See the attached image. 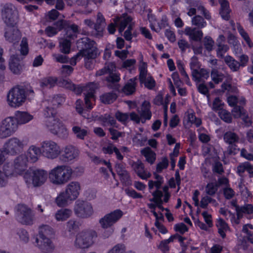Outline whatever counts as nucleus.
<instances>
[{
    "instance_id": "nucleus-1",
    "label": "nucleus",
    "mask_w": 253,
    "mask_h": 253,
    "mask_svg": "<svg viewBox=\"0 0 253 253\" xmlns=\"http://www.w3.org/2000/svg\"><path fill=\"white\" fill-rule=\"evenodd\" d=\"M34 96V91L31 86L17 85L7 92V102L11 107L17 108L23 105L27 98L32 99Z\"/></svg>"
},
{
    "instance_id": "nucleus-2",
    "label": "nucleus",
    "mask_w": 253,
    "mask_h": 253,
    "mask_svg": "<svg viewBox=\"0 0 253 253\" xmlns=\"http://www.w3.org/2000/svg\"><path fill=\"white\" fill-rule=\"evenodd\" d=\"M73 174V169L66 165H58L48 173L50 182L55 185H63L68 182Z\"/></svg>"
},
{
    "instance_id": "nucleus-3",
    "label": "nucleus",
    "mask_w": 253,
    "mask_h": 253,
    "mask_svg": "<svg viewBox=\"0 0 253 253\" xmlns=\"http://www.w3.org/2000/svg\"><path fill=\"white\" fill-rule=\"evenodd\" d=\"M48 176L47 171L40 169H29L23 173L24 182L29 188L43 185L46 182Z\"/></svg>"
},
{
    "instance_id": "nucleus-4",
    "label": "nucleus",
    "mask_w": 253,
    "mask_h": 253,
    "mask_svg": "<svg viewBox=\"0 0 253 253\" xmlns=\"http://www.w3.org/2000/svg\"><path fill=\"white\" fill-rule=\"evenodd\" d=\"M123 212L120 210H116L109 213L105 214L99 220L101 227L103 229L109 228L103 233V237L108 238L114 232V229L112 227L122 217Z\"/></svg>"
},
{
    "instance_id": "nucleus-5",
    "label": "nucleus",
    "mask_w": 253,
    "mask_h": 253,
    "mask_svg": "<svg viewBox=\"0 0 253 253\" xmlns=\"http://www.w3.org/2000/svg\"><path fill=\"white\" fill-rule=\"evenodd\" d=\"M45 125L53 134L62 139L68 136V131L63 123L58 117H51L44 121Z\"/></svg>"
},
{
    "instance_id": "nucleus-6",
    "label": "nucleus",
    "mask_w": 253,
    "mask_h": 253,
    "mask_svg": "<svg viewBox=\"0 0 253 253\" xmlns=\"http://www.w3.org/2000/svg\"><path fill=\"white\" fill-rule=\"evenodd\" d=\"M83 42L85 43L84 48L81 50L78 54L74 56L71 60V64L75 65L76 61L81 56L84 57V59H94L97 54V48L95 46V42L93 41H89L87 38L82 39Z\"/></svg>"
},
{
    "instance_id": "nucleus-7",
    "label": "nucleus",
    "mask_w": 253,
    "mask_h": 253,
    "mask_svg": "<svg viewBox=\"0 0 253 253\" xmlns=\"http://www.w3.org/2000/svg\"><path fill=\"white\" fill-rule=\"evenodd\" d=\"M97 237L96 232L93 230L83 231L78 233L74 241V246L77 249H86L94 243Z\"/></svg>"
},
{
    "instance_id": "nucleus-8",
    "label": "nucleus",
    "mask_w": 253,
    "mask_h": 253,
    "mask_svg": "<svg viewBox=\"0 0 253 253\" xmlns=\"http://www.w3.org/2000/svg\"><path fill=\"white\" fill-rule=\"evenodd\" d=\"M16 220L24 225H31L33 224L34 214L32 210L24 204H19L15 207Z\"/></svg>"
},
{
    "instance_id": "nucleus-9",
    "label": "nucleus",
    "mask_w": 253,
    "mask_h": 253,
    "mask_svg": "<svg viewBox=\"0 0 253 253\" xmlns=\"http://www.w3.org/2000/svg\"><path fill=\"white\" fill-rule=\"evenodd\" d=\"M42 155L49 160L56 159L61 153L60 146L54 141L45 140L41 144Z\"/></svg>"
},
{
    "instance_id": "nucleus-10",
    "label": "nucleus",
    "mask_w": 253,
    "mask_h": 253,
    "mask_svg": "<svg viewBox=\"0 0 253 253\" xmlns=\"http://www.w3.org/2000/svg\"><path fill=\"white\" fill-rule=\"evenodd\" d=\"M74 211L77 216L81 218H87L94 213L92 205L86 201L78 200L74 205Z\"/></svg>"
},
{
    "instance_id": "nucleus-11",
    "label": "nucleus",
    "mask_w": 253,
    "mask_h": 253,
    "mask_svg": "<svg viewBox=\"0 0 253 253\" xmlns=\"http://www.w3.org/2000/svg\"><path fill=\"white\" fill-rule=\"evenodd\" d=\"M18 127L15 118L8 117L3 120L0 123V136L5 138L14 133Z\"/></svg>"
},
{
    "instance_id": "nucleus-12",
    "label": "nucleus",
    "mask_w": 253,
    "mask_h": 253,
    "mask_svg": "<svg viewBox=\"0 0 253 253\" xmlns=\"http://www.w3.org/2000/svg\"><path fill=\"white\" fill-rule=\"evenodd\" d=\"M224 141L228 144L225 153L228 155H234L239 151L237 143L240 140L239 136L232 131H227L223 135Z\"/></svg>"
},
{
    "instance_id": "nucleus-13",
    "label": "nucleus",
    "mask_w": 253,
    "mask_h": 253,
    "mask_svg": "<svg viewBox=\"0 0 253 253\" xmlns=\"http://www.w3.org/2000/svg\"><path fill=\"white\" fill-rule=\"evenodd\" d=\"M25 145L23 140L17 137H12L5 143L3 150L6 154L14 155L22 151Z\"/></svg>"
},
{
    "instance_id": "nucleus-14",
    "label": "nucleus",
    "mask_w": 253,
    "mask_h": 253,
    "mask_svg": "<svg viewBox=\"0 0 253 253\" xmlns=\"http://www.w3.org/2000/svg\"><path fill=\"white\" fill-rule=\"evenodd\" d=\"M187 3L188 4L187 7V14L192 16L196 13V9L200 11V13L204 15L206 19L210 20L211 16L209 12L203 6L202 3L199 0H187Z\"/></svg>"
},
{
    "instance_id": "nucleus-15",
    "label": "nucleus",
    "mask_w": 253,
    "mask_h": 253,
    "mask_svg": "<svg viewBox=\"0 0 253 253\" xmlns=\"http://www.w3.org/2000/svg\"><path fill=\"white\" fill-rule=\"evenodd\" d=\"M2 18L6 25L16 24L17 11L11 4H6L2 11Z\"/></svg>"
},
{
    "instance_id": "nucleus-16",
    "label": "nucleus",
    "mask_w": 253,
    "mask_h": 253,
    "mask_svg": "<svg viewBox=\"0 0 253 253\" xmlns=\"http://www.w3.org/2000/svg\"><path fill=\"white\" fill-rule=\"evenodd\" d=\"M97 87V84L94 83H90L84 86L85 104L88 110L93 108L92 101H95L94 93Z\"/></svg>"
},
{
    "instance_id": "nucleus-17",
    "label": "nucleus",
    "mask_w": 253,
    "mask_h": 253,
    "mask_svg": "<svg viewBox=\"0 0 253 253\" xmlns=\"http://www.w3.org/2000/svg\"><path fill=\"white\" fill-rule=\"evenodd\" d=\"M79 154V150L76 147L72 145H68L63 149L61 159L63 162L68 163L76 159Z\"/></svg>"
},
{
    "instance_id": "nucleus-18",
    "label": "nucleus",
    "mask_w": 253,
    "mask_h": 253,
    "mask_svg": "<svg viewBox=\"0 0 253 253\" xmlns=\"http://www.w3.org/2000/svg\"><path fill=\"white\" fill-rule=\"evenodd\" d=\"M4 37L6 41L15 43L19 41L21 35L15 25H6Z\"/></svg>"
},
{
    "instance_id": "nucleus-19",
    "label": "nucleus",
    "mask_w": 253,
    "mask_h": 253,
    "mask_svg": "<svg viewBox=\"0 0 253 253\" xmlns=\"http://www.w3.org/2000/svg\"><path fill=\"white\" fill-rule=\"evenodd\" d=\"M81 191V184L77 181L70 182L65 187V191L67 195L74 201L78 198Z\"/></svg>"
},
{
    "instance_id": "nucleus-20",
    "label": "nucleus",
    "mask_w": 253,
    "mask_h": 253,
    "mask_svg": "<svg viewBox=\"0 0 253 253\" xmlns=\"http://www.w3.org/2000/svg\"><path fill=\"white\" fill-rule=\"evenodd\" d=\"M130 165L137 176L142 179L146 180L151 177V174L145 169L144 165L141 161L132 162Z\"/></svg>"
},
{
    "instance_id": "nucleus-21",
    "label": "nucleus",
    "mask_w": 253,
    "mask_h": 253,
    "mask_svg": "<svg viewBox=\"0 0 253 253\" xmlns=\"http://www.w3.org/2000/svg\"><path fill=\"white\" fill-rule=\"evenodd\" d=\"M36 246L42 252L46 253L52 252L54 249V246L50 240V238H37L36 239Z\"/></svg>"
},
{
    "instance_id": "nucleus-22",
    "label": "nucleus",
    "mask_w": 253,
    "mask_h": 253,
    "mask_svg": "<svg viewBox=\"0 0 253 253\" xmlns=\"http://www.w3.org/2000/svg\"><path fill=\"white\" fill-rule=\"evenodd\" d=\"M23 58L20 55H13L11 56L9 67L11 71L15 74H20L23 69V65L21 63Z\"/></svg>"
},
{
    "instance_id": "nucleus-23",
    "label": "nucleus",
    "mask_w": 253,
    "mask_h": 253,
    "mask_svg": "<svg viewBox=\"0 0 253 253\" xmlns=\"http://www.w3.org/2000/svg\"><path fill=\"white\" fill-rule=\"evenodd\" d=\"M28 158L26 154H22L18 156L14 160V167L16 172L19 174H22L28 167Z\"/></svg>"
},
{
    "instance_id": "nucleus-24",
    "label": "nucleus",
    "mask_w": 253,
    "mask_h": 253,
    "mask_svg": "<svg viewBox=\"0 0 253 253\" xmlns=\"http://www.w3.org/2000/svg\"><path fill=\"white\" fill-rule=\"evenodd\" d=\"M151 105L149 102L144 101L141 105L140 110H138V113L142 119V123H145L146 120H149L152 117V113L150 111Z\"/></svg>"
},
{
    "instance_id": "nucleus-25",
    "label": "nucleus",
    "mask_w": 253,
    "mask_h": 253,
    "mask_svg": "<svg viewBox=\"0 0 253 253\" xmlns=\"http://www.w3.org/2000/svg\"><path fill=\"white\" fill-rule=\"evenodd\" d=\"M72 131L77 138L81 140H84L89 133L87 127L80 126L75 123L72 125Z\"/></svg>"
},
{
    "instance_id": "nucleus-26",
    "label": "nucleus",
    "mask_w": 253,
    "mask_h": 253,
    "mask_svg": "<svg viewBox=\"0 0 253 253\" xmlns=\"http://www.w3.org/2000/svg\"><path fill=\"white\" fill-rule=\"evenodd\" d=\"M184 34L191 40L198 42L203 38V34L201 30L196 28L186 27L184 29Z\"/></svg>"
},
{
    "instance_id": "nucleus-27",
    "label": "nucleus",
    "mask_w": 253,
    "mask_h": 253,
    "mask_svg": "<svg viewBox=\"0 0 253 253\" xmlns=\"http://www.w3.org/2000/svg\"><path fill=\"white\" fill-rule=\"evenodd\" d=\"M116 171L119 175L121 181L125 184H128L130 181V175L125 167L121 163L116 165Z\"/></svg>"
},
{
    "instance_id": "nucleus-28",
    "label": "nucleus",
    "mask_w": 253,
    "mask_h": 253,
    "mask_svg": "<svg viewBox=\"0 0 253 253\" xmlns=\"http://www.w3.org/2000/svg\"><path fill=\"white\" fill-rule=\"evenodd\" d=\"M132 18L127 15H123L120 17H118L115 20V24L119 28V31L122 33L124 31L126 27L129 25L132 24L131 22Z\"/></svg>"
},
{
    "instance_id": "nucleus-29",
    "label": "nucleus",
    "mask_w": 253,
    "mask_h": 253,
    "mask_svg": "<svg viewBox=\"0 0 253 253\" xmlns=\"http://www.w3.org/2000/svg\"><path fill=\"white\" fill-rule=\"evenodd\" d=\"M41 154H42L41 147H39L35 145H32L28 149L26 155L27 156L29 161L32 163H35L38 160Z\"/></svg>"
},
{
    "instance_id": "nucleus-30",
    "label": "nucleus",
    "mask_w": 253,
    "mask_h": 253,
    "mask_svg": "<svg viewBox=\"0 0 253 253\" xmlns=\"http://www.w3.org/2000/svg\"><path fill=\"white\" fill-rule=\"evenodd\" d=\"M15 117L18 125L27 124L33 119V115L24 111H16Z\"/></svg>"
},
{
    "instance_id": "nucleus-31",
    "label": "nucleus",
    "mask_w": 253,
    "mask_h": 253,
    "mask_svg": "<svg viewBox=\"0 0 253 253\" xmlns=\"http://www.w3.org/2000/svg\"><path fill=\"white\" fill-rule=\"evenodd\" d=\"M209 72L204 68L199 69L197 71L192 73V79L197 83L204 82L209 77Z\"/></svg>"
},
{
    "instance_id": "nucleus-32",
    "label": "nucleus",
    "mask_w": 253,
    "mask_h": 253,
    "mask_svg": "<svg viewBox=\"0 0 253 253\" xmlns=\"http://www.w3.org/2000/svg\"><path fill=\"white\" fill-rule=\"evenodd\" d=\"M235 207L237 216L241 218L244 214H251L253 213V206L251 204H246L243 206H239L234 204Z\"/></svg>"
},
{
    "instance_id": "nucleus-33",
    "label": "nucleus",
    "mask_w": 253,
    "mask_h": 253,
    "mask_svg": "<svg viewBox=\"0 0 253 253\" xmlns=\"http://www.w3.org/2000/svg\"><path fill=\"white\" fill-rule=\"evenodd\" d=\"M72 214V211L69 209H61L58 210L54 214L57 221H64L70 218Z\"/></svg>"
},
{
    "instance_id": "nucleus-34",
    "label": "nucleus",
    "mask_w": 253,
    "mask_h": 253,
    "mask_svg": "<svg viewBox=\"0 0 253 253\" xmlns=\"http://www.w3.org/2000/svg\"><path fill=\"white\" fill-rule=\"evenodd\" d=\"M73 201L64 191L60 192L56 198L55 203L59 207H63L68 205L69 201Z\"/></svg>"
},
{
    "instance_id": "nucleus-35",
    "label": "nucleus",
    "mask_w": 253,
    "mask_h": 253,
    "mask_svg": "<svg viewBox=\"0 0 253 253\" xmlns=\"http://www.w3.org/2000/svg\"><path fill=\"white\" fill-rule=\"evenodd\" d=\"M65 101V99L62 96L56 95L53 97H49L48 99L45 100V105H50L51 107L56 109L59 105Z\"/></svg>"
},
{
    "instance_id": "nucleus-36",
    "label": "nucleus",
    "mask_w": 253,
    "mask_h": 253,
    "mask_svg": "<svg viewBox=\"0 0 253 253\" xmlns=\"http://www.w3.org/2000/svg\"><path fill=\"white\" fill-rule=\"evenodd\" d=\"M54 234L53 229L48 225H42L39 228V237L51 238Z\"/></svg>"
},
{
    "instance_id": "nucleus-37",
    "label": "nucleus",
    "mask_w": 253,
    "mask_h": 253,
    "mask_svg": "<svg viewBox=\"0 0 253 253\" xmlns=\"http://www.w3.org/2000/svg\"><path fill=\"white\" fill-rule=\"evenodd\" d=\"M152 195L153 198L150 199V201L156 203L157 204V207L162 211H165V208L162 206L163 203L162 199V197L163 196V192L160 190H156L152 193Z\"/></svg>"
},
{
    "instance_id": "nucleus-38",
    "label": "nucleus",
    "mask_w": 253,
    "mask_h": 253,
    "mask_svg": "<svg viewBox=\"0 0 253 253\" xmlns=\"http://www.w3.org/2000/svg\"><path fill=\"white\" fill-rule=\"evenodd\" d=\"M158 172L157 171L153 173L154 178L156 179L155 181L150 180L148 182V187L150 190L152 189L154 187L157 188L156 190H159V189L161 187V185L164 183L163 177L158 174Z\"/></svg>"
},
{
    "instance_id": "nucleus-39",
    "label": "nucleus",
    "mask_w": 253,
    "mask_h": 253,
    "mask_svg": "<svg viewBox=\"0 0 253 253\" xmlns=\"http://www.w3.org/2000/svg\"><path fill=\"white\" fill-rule=\"evenodd\" d=\"M57 80L55 77H49L43 78L40 81V85L43 89L50 88L56 84Z\"/></svg>"
},
{
    "instance_id": "nucleus-40",
    "label": "nucleus",
    "mask_w": 253,
    "mask_h": 253,
    "mask_svg": "<svg viewBox=\"0 0 253 253\" xmlns=\"http://www.w3.org/2000/svg\"><path fill=\"white\" fill-rule=\"evenodd\" d=\"M105 18L103 15L99 12L97 15V19L96 23L94 25V30L98 32V36H102V32L103 31V27L105 26Z\"/></svg>"
},
{
    "instance_id": "nucleus-41",
    "label": "nucleus",
    "mask_w": 253,
    "mask_h": 253,
    "mask_svg": "<svg viewBox=\"0 0 253 253\" xmlns=\"http://www.w3.org/2000/svg\"><path fill=\"white\" fill-rule=\"evenodd\" d=\"M137 78L130 79L123 88V91L127 95L132 94L135 90Z\"/></svg>"
},
{
    "instance_id": "nucleus-42",
    "label": "nucleus",
    "mask_w": 253,
    "mask_h": 253,
    "mask_svg": "<svg viewBox=\"0 0 253 253\" xmlns=\"http://www.w3.org/2000/svg\"><path fill=\"white\" fill-rule=\"evenodd\" d=\"M224 61L230 69L233 72L237 71L240 68V62L235 60L230 56H225L224 58Z\"/></svg>"
},
{
    "instance_id": "nucleus-43",
    "label": "nucleus",
    "mask_w": 253,
    "mask_h": 253,
    "mask_svg": "<svg viewBox=\"0 0 253 253\" xmlns=\"http://www.w3.org/2000/svg\"><path fill=\"white\" fill-rule=\"evenodd\" d=\"M141 154L145 157L146 161L150 164H153L156 160V154L149 147L142 149Z\"/></svg>"
},
{
    "instance_id": "nucleus-44",
    "label": "nucleus",
    "mask_w": 253,
    "mask_h": 253,
    "mask_svg": "<svg viewBox=\"0 0 253 253\" xmlns=\"http://www.w3.org/2000/svg\"><path fill=\"white\" fill-rule=\"evenodd\" d=\"M101 121L104 126H112L116 128H118L119 127V125L117 124L115 119L109 114H106L102 116Z\"/></svg>"
},
{
    "instance_id": "nucleus-45",
    "label": "nucleus",
    "mask_w": 253,
    "mask_h": 253,
    "mask_svg": "<svg viewBox=\"0 0 253 253\" xmlns=\"http://www.w3.org/2000/svg\"><path fill=\"white\" fill-rule=\"evenodd\" d=\"M2 172L6 176L7 178L12 176H16L19 174L16 172V169L14 167V165L11 163H6L3 167Z\"/></svg>"
},
{
    "instance_id": "nucleus-46",
    "label": "nucleus",
    "mask_w": 253,
    "mask_h": 253,
    "mask_svg": "<svg viewBox=\"0 0 253 253\" xmlns=\"http://www.w3.org/2000/svg\"><path fill=\"white\" fill-rule=\"evenodd\" d=\"M216 226L218 228V232L222 238L226 236L225 232L228 229L229 227L225 221L222 218H219L216 222Z\"/></svg>"
},
{
    "instance_id": "nucleus-47",
    "label": "nucleus",
    "mask_w": 253,
    "mask_h": 253,
    "mask_svg": "<svg viewBox=\"0 0 253 253\" xmlns=\"http://www.w3.org/2000/svg\"><path fill=\"white\" fill-rule=\"evenodd\" d=\"M78 32V26L73 24L65 29V34H64L65 39H74L76 37V34Z\"/></svg>"
},
{
    "instance_id": "nucleus-48",
    "label": "nucleus",
    "mask_w": 253,
    "mask_h": 253,
    "mask_svg": "<svg viewBox=\"0 0 253 253\" xmlns=\"http://www.w3.org/2000/svg\"><path fill=\"white\" fill-rule=\"evenodd\" d=\"M117 96L113 92L106 93L100 97L101 102L104 104H110L113 103L116 99Z\"/></svg>"
},
{
    "instance_id": "nucleus-49",
    "label": "nucleus",
    "mask_w": 253,
    "mask_h": 253,
    "mask_svg": "<svg viewBox=\"0 0 253 253\" xmlns=\"http://www.w3.org/2000/svg\"><path fill=\"white\" fill-rule=\"evenodd\" d=\"M212 81L216 84L222 82L225 78V76L222 73L219 72L216 69H212L211 74Z\"/></svg>"
},
{
    "instance_id": "nucleus-50",
    "label": "nucleus",
    "mask_w": 253,
    "mask_h": 253,
    "mask_svg": "<svg viewBox=\"0 0 253 253\" xmlns=\"http://www.w3.org/2000/svg\"><path fill=\"white\" fill-rule=\"evenodd\" d=\"M220 14L221 17L226 20H228L230 18V10L229 7L228 2H224L220 3Z\"/></svg>"
},
{
    "instance_id": "nucleus-51",
    "label": "nucleus",
    "mask_w": 253,
    "mask_h": 253,
    "mask_svg": "<svg viewBox=\"0 0 253 253\" xmlns=\"http://www.w3.org/2000/svg\"><path fill=\"white\" fill-rule=\"evenodd\" d=\"M192 24L197 27L198 29H202L205 27L207 22L204 18L200 15H196L192 18Z\"/></svg>"
},
{
    "instance_id": "nucleus-52",
    "label": "nucleus",
    "mask_w": 253,
    "mask_h": 253,
    "mask_svg": "<svg viewBox=\"0 0 253 253\" xmlns=\"http://www.w3.org/2000/svg\"><path fill=\"white\" fill-rule=\"evenodd\" d=\"M218 187V186L216 182L209 183L205 187V192L208 195L213 196L217 191Z\"/></svg>"
},
{
    "instance_id": "nucleus-53",
    "label": "nucleus",
    "mask_w": 253,
    "mask_h": 253,
    "mask_svg": "<svg viewBox=\"0 0 253 253\" xmlns=\"http://www.w3.org/2000/svg\"><path fill=\"white\" fill-rule=\"evenodd\" d=\"M66 227L68 232L73 233L79 229V223L76 220L71 219L66 223Z\"/></svg>"
},
{
    "instance_id": "nucleus-54",
    "label": "nucleus",
    "mask_w": 253,
    "mask_h": 253,
    "mask_svg": "<svg viewBox=\"0 0 253 253\" xmlns=\"http://www.w3.org/2000/svg\"><path fill=\"white\" fill-rule=\"evenodd\" d=\"M59 43L61 51L65 54L69 53L71 47V42L70 40L64 38L60 40Z\"/></svg>"
},
{
    "instance_id": "nucleus-55",
    "label": "nucleus",
    "mask_w": 253,
    "mask_h": 253,
    "mask_svg": "<svg viewBox=\"0 0 253 253\" xmlns=\"http://www.w3.org/2000/svg\"><path fill=\"white\" fill-rule=\"evenodd\" d=\"M188 121L197 127L199 126L202 124V120L199 118H197L193 112H188L187 115Z\"/></svg>"
},
{
    "instance_id": "nucleus-56",
    "label": "nucleus",
    "mask_w": 253,
    "mask_h": 253,
    "mask_svg": "<svg viewBox=\"0 0 253 253\" xmlns=\"http://www.w3.org/2000/svg\"><path fill=\"white\" fill-rule=\"evenodd\" d=\"M126 246L122 243L118 244L108 251L107 253H126Z\"/></svg>"
},
{
    "instance_id": "nucleus-57",
    "label": "nucleus",
    "mask_w": 253,
    "mask_h": 253,
    "mask_svg": "<svg viewBox=\"0 0 253 253\" xmlns=\"http://www.w3.org/2000/svg\"><path fill=\"white\" fill-rule=\"evenodd\" d=\"M218 115L221 120L227 123L232 122V116L230 112L225 109L220 110L218 112Z\"/></svg>"
},
{
    "instance_id": "nucleus-58",
    "label": "nucleus",
    "mask_w": 253,
    "mask_h": 253,
    "mask_svg": "<svg viewBox=\"0 0 253 253\" xmlns=\"http://www.w3.org/2000/svg\"><path fill=\"white\" fill-rule=\"evenodd\" d=\"M140 83L143 84L145 86L149 89H153L156 85L155 81L151 75H149L147 78Z\"/></svg>"
},
{
    "instance_id": "nucleus-59",
    "label": "nucleus",
    "mask_w": 253,
    "mask_h": 253,
    "mask_svg": "<svg viewBox=\"0 0 253 253\" xmlns=\"http://www.w3.org/2000/svg\"><path fill=\"white\" fill-rule=\"evenodd\" d=\"M56 115V109L51 107L50 105H46L45 109L44 111V115L45 117V120L51 117H57Z\"/></svg>"
},
{
    "instance_id": "nucleus-60",
    "label": "nucleus",
    "mask_w": 253,
    "mask_h": 253,
    "mask_svg": "<svg viewBox=\"0 0 253 253\" xmlns=\"http://www.w3.org/2000/svg\"><path fill=\"white\" fill-rule=\"evenodd\" d=\"M114 69H115V65L112 63H110L106 64L103 68L97 71L96 75V76H100L105 74H108L110 71H112Z\"/></svg>"
},
{
    "instance_id": "nucleus-61",
    "label": "nucleus",
    "mask_w": 253,
    "mask_h": 253,
    "mask_svg": "<svg viewBox=\"0 0 253 253\" xmlns=\"http://www.w3.org/2000/svg\"><path fill=\"white\" fill-rule=\"evenodd\" d=\"M238 31L240 33V35L244 39L245 41L246 42L248 45L251 47L253 46V43L248 34V33L244 30V29L241 26L238 27Z\"/></svg>"
},
{
    "instance_id": "nucleus-62",
    "label": "nucleus",
    "mask_w": 253,
    "mask_h": 253,
    "mask_svg": "<svg viewBox=\"0 0 253 253\" xmlns=\"http://www.w3.org/2000/svg\"><path fill=\"white\" fill-rule=\"evenodd\" d=\"M115 69L109 72V76L106 78V80L109 82H118L120 80V74L115 71Z\"/></svg>"
},
{
    "instance_id": "nucleus-63",
    "label": "nucleus",
    "mask_w": 253,
    "mask_h": 253,
    "mask_svg": "<svg viewBox=\"0 0 253 253\" xmlns=\"http://www.w3.org/2000/svg\"><path fill=\"white\" fill-rule=\"evenodd\" d=\"M172 242V238L170 237H169L168 239L163 240L161 241L159 248L164 253H167L169 250V248L168 245L169 243Z\"/></svg>"
},
{
    "instance_id": "nucleus-64",
    "label": "nucleus",
    "mask_w": 253,
    "mask_h": 253,
    "mask_svg": "<svg viewBox=\"0 0 253 253\" xmlns=\"http://www.w3.org/2000/svg\"><path fill=\"white\" fill-rule=\"evenodd\" d=\"M204 45L205 48L208 51H211L213 49V46L214 45V42L213 40L211 39V37L209 36H206L205 37L203 41Z\"/></svg>"
}]
</instances>
